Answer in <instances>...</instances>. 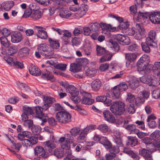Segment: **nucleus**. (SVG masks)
Here are the masks:
<instances>
[{
    "label": "nucleus",
    "instance_id": "338daca9",
    "mask_svg": "<svg viewBox=\"0 0 160 160\" xmlns=\"http://www.w3.org/2000/svg\"><path fill=\"white\" fill-rule=\"evenodd\" d=\"M31 128L32 132L34 133H39L41 131V128L39 126L32 125Z\"/></svg>",
    "mask_w": 160,
    "mask_h": 160
},
{
    "label": "nucleus",
    "instance_id": "412c9836",
    "mask_svg": "<svg viewBox=\"0 0 160 160\" xmlns=\"http://www.w3.org/2000/svg\"><path fill=\"white\" fill-rule=\"evenodd\" d=\"M38 28V32L37 36L42 39H45L48 38V35L47 32L44 30L45 29L42 27L36 26Z\"/></svg>",
    "mask_w": 160,
    "mask_h": 160
},
{
    "label": "nucleus",
    "instance_id": "dca6fc26",
    "mask_svg": "<svg viewBox=\"0 0 160 160\" xmlns=\"http://www.w3.org/2000/svg\"><path fill=\"white\" fill-rule=\"evenodd\" d=\"M84 98L82 100V103L88 105H91L94 102V100L91 99V95L89 93L85 92L83 93Z\"/></svg>",
    "mask_w": 160,
    "mask_h": 160
},
{
    "label": "nucleus",
    "instance_id": "e2e57ef3",
    "mask_svg": "<svg viewBox=\"0 0 160 160\" xmlns=\"http://www.w3.org/2000/svg\"><path fill=\"white\" fill-rule=\"evenodd\" d=\"M55 101L54 98L49 97H48L46 98H44V102L45 103L51 106L52 104Z\"/></svg>",
    "mask_w": 160,
    "mask_h": 160
},
{
    "label": "nucleus",
    "instance_id": "13d9d810",
    "mask_svg": "<svg viewBox=\"0 0 160 160\" xmlns=\"http://www.w3.org/2000/svg\"><path fill=\"white\" fill-rule=\"evenodd\" d=\"M141 46L143 51L147 53L150 52V49L149 47L150 46L148 45L146 42H142Z\"/></svg>",
    "mask_w": 160,
    "mask_h": 160
},
{
    "label": "nucleus",
    "instance_id": "0eeeda50",
    "mask_svg": "<svg viewBox=\"0 0 160 160\" xmlns=\"http://www.w3.org/2000/svg\"><path fill=\"white\" fill-rule=\"evenodd\" d=\"M140 80L144 83L152 86H156L158 83L156 78L153 75L142 76L140 78Z\"/></svg>",
    "mask_w": 160,
    "mask_h": 160
},
{
    "label": "nucleus",
    "instance_id": "c85d7f7f",
    "mask_svg": "<svg viewBox=\"0 0 160 160\" xmlns=\"http://www.w3.org/2000/svg\"><path fill=\"white\" fill-rule=\"evenodd\" d=\"M42 13L41 11L38 9H33V12L31 14V17L34 20H38L40 19L42 17Z\"/></svg>",
    "mask_w": 160,
    "mask_h": 160
},
{
    "label": "nucleus",
    "instance_id": "49530a36",
    "mask_svg": "<svg viewBox=\"0 0 160 160\" xmlns=\"http://www.w3.org/2000/svg\"><path fill=\"white\" fill-rule=\"evenodd\" d=\"M14 4V2L12 1H7L2 4L3 9L6 10H9L12 7Z\"/></svg>",
    "mask_w": 160,
    "mask_h": 160
},
{
    "label": "nucleus",
    "instance_id": "c03bdc74",
    "mask_svg": "<svg viewBox=\"0 0 160 160\" xmlns=\"http://www.w3.org/2000/svg\"><path fill=\"white\" fill-rule=\"evenodd\" d=\"M71 15L70 12L67 10H62L60 11L59 15L62 18H67Z\"/></svg>",
    "mask_w": 160,
    "mask_h": 160
},
{
    "label": "nucleus",
    "instance_id": "c9c22d12",
    "mask_svg": "<svg viewBox=\"0 0 160 160\" xmlns=\"http://www.w3.org/2000/svg\"><path fill=\"white\" fill-rule=\"evenodd\" d=\"M107 97H108L106 96H98L96 98V100L98 102H104L106 104H107V106H110L112 104L111 101L110 100L109 101H108V102L107 101Z\"/></svg>",
    "mask_w": 160,
    "mask_h": 160
},
{
    "label": "nucleus",
    "instance_id": "5fc2aeb1",
    "mask_svg": "<svg viewBox=\"0 0 160 160\" xmlns=\"http://www.w3.org/2000/svg\"><path fill=\"white\" fill-rule=\"evenodd\" d=\"M24 113L27 115H30L33 113L32 108L28 106H25L23 108Z\"/></svg>",
    "mask_w": 160,
    "mask_h": 160
},
{
    "label": "nucleus",
    "instance_id": "09e8293b",
    "mask_svg": "<svg viewBox=\"0 0 160 160\" xmlns=\"http://www.w3.org/2000/svg\"><path fill=\"white\" fill-rule=\"evenodd\" d=\"M155 39L147 37L146 38V42L148 45L153 48L157 47V43L155 41Z\"/></svg>",
    "mask_w": 160,
    "mask_h": 160
},
{
    "label": "nucleus",
    "instance_id": "69168bd1",
    "mask_svg": "<svg viewBox=\"0 0 160 160\" xmlns=\"http://www.w3.org/2000/svg\"><path fill=\"white\" fill-rule=\"evenodd\" d=\"M80 39L77 37L74 38L72 40V44L73 47L78 46L80 44Z\"/></svg>",
    "mask_w": 160,
    "mask_h": 160
},
{
    "label": "nucleus",
    "instance_id": "de8ad7c7",
    "mask_svg": "<svg viewBox=\"0 0 160 160\" xmlns=\"http://www.w3.org/2000/svg\"><path fill=\"white\" fill-rule=\"evenodd\" d=\"M105 54V55L103 56L100 58L99 61L100 62L102 63L111 60L112 55L111 54L108 52Z\"/></svg>",
    "mask_w": 160,
    "mask_h": 160
},
{
    "label": "nucleus",
    "instance_id": "9d476101",
    "mask_svg": "<svg viewBox=\"0 0 160 160\" xmlns=\"http://www.w3.org/2000/svg\"><path fill=\"white\" fill-rule=\"evenodd\" d=\"M114 39L122 45H128L130 42L128 37L120 34L116 35L114 37Z\"/></svg>",
    "mask_w": 160,
    "mask_h": 160
},
{
    "label": "nucleus",
    "instance_id": "4d7b16f0",
    "mask_svg": "<svg viewBox=\"0 0 160 160\" xmlns=\"http://www.w3.org/2000/svg\"><path fill=\"white\" fill-rule=\"evenodd\" d=\"M125 128L129 132L133 131L134 132L137 130L136 125L134 124H130L126 126Z\"/></svg>",
    "mask_w": 160,
    "mask_h": 160
},
{
    "label": "nucleus",
    "instance_id": "bf43d9fd",
    "mask_svg": "<svg viewBox=\"0 0 160 160\" xmlns=\"http://www.w3.org/2000/svg\"><path fill=\"white\" fill-rule=\"evenodd\" d=\"M96 72V71L95 69L89 68L86 70V74L87 76L92 77L95 75Z\"/></svg>",
    "mask_w": 160,
    "mask_h": 160
},
{
    "label": "nucleus",
    "instance_id": "a19ab883",
    "mask_svg": "<svg viewBox=\"0 0 160 160\" xmlns=\"http://www.w3.org/2000/svg\"><path fill=\"white\" fill-rule=\"evenodd\" d=\"M35 110L36 114L37 116L40 119H42L44 114L42 112V110H41L42 108L40 106H36L35 107Z\"/></svg>",
    "mask_w": 160,
    "mask_h": 160
},
{
    "label": "nucleus",
    "instance_id": "4468645a",
    "mask_svg": "<svg viewBox=\"0 0 160 160\" xmlns=\"http://www.w3.org/2000/svg\"><path fill=\"white\" fill-rule=\"evenodd\" d=\"M35 154L39 156V158H46L47 157V155L44 149L41 146H37L34 149Z\"/></svg>",
    "mask_w": 160,
    "mask_h": 160
},
{
    "label": "nucleus",
    "instance_id": "c756f323",
    "mask_svg": "<svg viewBox=\"0 0 160 160\" xmlns=\"http://www.w3.org/2000/svg\"><path fill=\"white\" fill-rule=\"evenodd\" d=\"M6 50V53L8 55L12 56L16 53L18 51L17 47L15 45L10 46Z\"/></svg>",
    "mask_w": 160,
    "mask_h": 160
},
{
    "label": "nucleus",
    "instance_id": "4c0bfd02",
    "mask_svg": "<svg viewBox=\"0 0 160 160\" xmlns=\"http://www.w3.org/2000/svg\"><path fill=\"white\" fill-rule=\"evenodd\" d=\"M151 14H149L148 12H139L138 13V16L137 18H138L137 19L138 20L139 19H141L143 20H145L147 19L148 17L149 18Z\"/></svg>",
    "mask_w": 160,
    "mask_h": 160
},
{
    "label": "nucleus",
    "instance_id": "bb28decb",
    "mask_svg": "<svg viewBox=\"0 0 160 160\" xmlns=\"http://www.w3.org/2000/svg\"><path fill=\"white\" fill-rule=\"evenodd\" d=\"M96 128V126L95 125L90 124L87 126L86 127L81 130V134H83L85 136L89 132H90Z\"/></svg>",
    "mask_w": 160,
    "mask_h": 160
},
{
    "label": "nucleus",
    "instance_id": "603ef678",
    "mask_svg": "<svg viewBox=\"0 0 160 160\" xmlns=\"http://www.w3.org/2000/svg\"><path fill=\"white\" fill-rule=\"evenodd\" d=\"M33 9H34L32 8V7L30 6L24 12L23 17L26 18L30 16L31 17V14L32 13V12H33Z\"/></svg>",
    "mask_w": 160,
    "mask_h": 160
},
{
    "label": "nucleus",
    "instance_id": "6e6d98bb",
    "mask_svg": "<svg viewBox=\"0 0 160 160\" xmlns=\"http://www.w3.org/2000/svg\"><path fill=\"white\" fill-rule=\"evenodd\" d=\"M78 65L81 66L86 65L88 63V60L86 58H80L77 60Z\"/></svg>",
    "mask_w": 160,
    "mask_h": 160
},
{
    "label": "nucleus",
    "instance_id": "864d4df0",
    "mask_svg": "<svg viewBox=\"0 0 160 160\" xmlns=\"http://www.w3.org/2000/svg\"><path fill=\"white\" fill-rule=\"evenodd\" d=\"M97 129L102 132L105 133L108 131V127L106 124H101L99 125Z\"/></svg>",
    "mask_w": 160,
    "mask_h": 160
},
{
    "label": "nucleus",
    "instance_id": "e433bc0d",
    "mask_svg": "<svg viewBox=\"0 0 160 160\" xmlns=\"http://www.w3.org/2000/svg\"><path fill=\"white\" fill-rule=\"evenodd\" d=\"M96 52L98 56H101L108 52L104 48L98 45L96 46Z\"/></svg>",
    "mask_w": 160,
    "mask_h": 160
},
{
    "label": "nucleus",
    "instance_id": "3c124183",
    "mask_svg": "<svg viewBox=\"0 0 160 160\" xmlns=\"http://www.w3.org/2000/svg\"><path fill=\"white\" fill-rule=\"evenodd\" d=\"M100 27V23L98 24L97 22L91 23L89 25V28L92 31H96L99 30Z\"/></svg>",
    "mask_w": 160,
    "mask_h": 160
},
{
    "label": "nucleus",
    "instance_id": "680f3d73",
    "mask_svg": "<svg viewBox=\"0 0 160 160\" xmlns=\"http://www.w3.org/2000/svg\"><path fill=\"white\" fill-rule=\"evenodd\" d=\"M80 128L78 127H76L72 128L70 131L72 135L76 136L80 132Z\"/></svg>",
    "mask_w": 160,
    "mask_h": 160
},
{
    "label": "nucleus",
    "instance_id": "8fccbe9b",
    "mask_svg": "<svg viewBox=\"0 0 160 160\" xmlns=\"http://www.w3.org/2000/svg\"><path fill=\"white\" fill-rule=\"evenodd\" d=\"M81 70V67L78 64L72 63L70 65V71L75 72H79Z\"/></svg>",
    "mask_w": 160,
    "mask_h": 160
},
{
    "label": "nucleus",
    "instance_id": "7ed1b4c3",
    "mask_svg": "<svg viewBox=\"0 0 160 160\" xmlns=\"http://www.w3.org/2000/svg\"><path fill=\"white\" fill-rule=\"evenodd\" d=\"M124 107V103L118 101L113 103L110 107V110L115 116H120L125 111Z\"/></svg>",
    "mask_w": 160,
    "mask_h": 160
},
{
    "label": "nucleus",
    "instance_id": "6e6552de",
    "mask_svg": "<svg viewBox=\"0 0 160 160\" xmlns=\"http://www.w3.org/2000/svg\"><path fill=\"white\" fill-rule=\"evenodd\" d=\"M48 42L52 48L50 49V52L49 53L45 54V56L47 58H52L51 56L54 54V49H57L59 48L60 44L58 42V40L53 39L50 38H49Z\"/></svg>",
    "mask_w": 160,
    "mask_h": 160
},
{
    "label": "nucleus",
    "instance_id": "4be33fe9",
    "mask_svg": "<svg viewBox=\"0 0 160 160\" xmlns=\"http://www.w3.org/2000/svg\"><path fill=\"white\" fill-rule=\"evenodd\" d=\"M53 69V68L51 66H47L46 68V72H42V78L44 79L50 80L54 78L53 75L50 74V72Z\"/></svg>",
    "mask_w": 160,
    "mask_h": 160
},
{
    "label": "nucleus",
    "instance_id": "774afa93",
    "mask_svg": "<svg viewBox=\"0 0 160 160\" xmlns=\"http://www.w3.org/2000/svg\"><path fill=\"white\" fill-rule=\"evenodd\" d=\"M67 66V65L66 64H58L56 65V68L62 71H64L66 69Z\"/></svg>",
    "mask_w": 160,
    "mask_h": 160
},
{
    "label": "nucleus",
    "instance_id": "cd10ccee",
    "mask_svg": "<svg viewBox=\"0 0 160 160\" xmlns=\"http://www.w3.org/2000/svg\"><path fill=\"white\" fill-rule=\"evenodd\" d=\"M123 152L124 153L129 155L132 158L136 160H139L140 158V157L138 153L134 152L132 151L128 148H124Z\"/></svg>",
    "mask_w": 160,
    "mask_h": 160
},
{
    "label": "nucleus",
    "instance_id": "052dcab7",
    "mask_svg": "<svg viewBox=\"0 0 160 160\" xmlns=\"http://www.w3.org/2000/svg\"><path fill=\"white\" fill-rule=\"evenodd\" d=\"M150 137L153 139L158 138L160 137V131L155 130L151 134Z\"/></svg>",
    "mask_w": 160,
    "mask_h": 160
},
{
    "label": "nucleus",
    "instance_id": "a18cd8bd",
    "mask_svg": "<svg viewBox=\"0 0 160 160\" xmlns=\"http://www.w3.org/2000/svg\"><path fill=\"white\" fill-rule=\"evenodd\" d=\"M100 27L102 29L108 31H112L116 29V28H112L110 25L107 24L105 23H100Z\"/></svg>",
    "mask_w": 160,
    "mask_h": 160
},
{
    "label": "nucleus",
    "instance_id": "f03ea898",
    "mask_svg": "<svg viewBox=\"0 0 160 160\" xmlns=\"http://www.w3.org/2000/svg\"><path fill=\"white\" fill-rule=\"evenodd\" d=\"M22 134L24 138H27L23 141L22 145L23 146L27 148H30L37 143L38 138L36 137L32 136L30 132L27 131H23Z\"/></svg>",
    "mask_w": 160,
    "mask_h": 160
},
{
    "label": "nucleus",
    "instance_id": "f704fd0d",
    "mask_svg": "<svg viewBox=\"0 0 160 160\" xmlns=\"http://www.w3.org/2000/svg\"><path fill=\"white\" fill-rule=\"evenodd\" d=\"M65 152V150L62 148H57L54 150V154L57 158H60L63 156Z\"/></svg>",
    "mask_w": 160,
    "mask_h": 160
},
{
    "label": "nucleus",
    "instance_id": "72a5a7b5",
    "mask_svg": "<svg viewBox=\"0 0 160 160\" xmlns=\"http://www.w3.org/2000/svg\"><path fill=\"white\" fill-rule=\"evenodd\" d=\"M50 47V45H47L45 43H43L40 45L39 46H38V49L39 52H41V51H42L44 52H46L45 54H47L48 53H49V52H50V50H48V49Z\"/></svg>",
    "mask_w": 160,
    "mask_h": 160
},
{
    "label": "nucleus",
    "instance_id": "2f4dec72",
    "mask_svg": "<svg viewBox=\"0 0 160 160\" xmlns=\"http://www.w3.org/2000/svg\"><path fill=\"white\" fill-rule=\"evenodd\" d=\"M101 138L100 143L103 145L106 148L110 149L112 147V144L107 138L105 137H102Z\"/></svg>",
    "mask_w": 160,
    "mask_h": 160
},
{
    "label": "nucleus",
    "instance_id": "79ce46f5",
    "mask_svg": "<svg viewBox=\"0 0 160 160\" xmlns=\"http://www.w3.org/2000/svg\"><path fill=\"white\" fill-rule=\"evenodd\" d=\"M136 30V32L141 34L143 35H145L146 33L145 30L143 27L139 24L137 23L135 26Z\"/></svg>",
    "mask_w": 160,
    "mask_h": 160
},
{
    "label": "nucleus",
    "instance_id": "7c9ffc66",
    "mask_svg": "<svg viewBox=\"0 0 160 160\" xmlns=\"http://www.w3.org/2000/svg\"><path fill=\"white\" fill-rule=\"evenodd\" d=\"M140 155L147 159V160H152V157L148 151L145 149H142L139 151Z\"/></svg>",
    "mask_w": 160,
    "mask_h": 160
},
{
    "label": "nucleus",
    "instance_id": "473e14b6",
    "mask_svg": "<svg viewBox=\"0 0 160 160\" xmlns=\"http://www.w3.org/2000/svg\"><path fill=\"white\" fill-rule=\"evenodd\" d=\"M152 69L153 74L158 76L160 74V61L155 62Z\"/></svg>",
    "mask_w": 160,
    "mask_h": 160
},
{
    "label": "nucleus",
    "instance_id": "58836bf2",
    "mask_svg": "<svg viewBox=\"0 0 160 160\" xmlns=\"http://www.w3.org/2000/svg\"><path fill=\"white\" fill-rule=\"evenodd\" d=\"M64 102L65 104H66L67 106H68L69 107H70V108L71 109H74L76 110L79 111L81 113H82L83 114H84L86 112V111L82 109V108H80L79 107L78 105H76V106H73L72 105H71L69 103L67 102L64 101Z\"/></svg>",
    "mask_w": 160,
    "mask_h": 160
},
{
    "label": "nucleus",
    "instance_id": "0e129e2a",
    "mask_svg": "<svg viewBox=\"0 0 160 160\" xmlns=\"http://www.w3.org/2000/svg\"><path fill=\"white\" fill-rule=\"evenodd\" d=\"M129 26L128 22L121 23L118 26L119 29L125 30L127 29Z\"/></svg>",
    "mask_w": 160,
    "mask_h": 160
},
{
    "label": "nucleus",
    "instance_id": "20e7f679",
    "mask_svg": "<svg viewBox=\"0 0 160 160\" xmlns=\"http://www.w3.org/2000/svg\"><path fill=\"white\" fill-rule=\"evenodd\" d=\"M56 117L59 122L66 124L71 121V116L67 112L61 111L56 114Z\"/></svg>",
    "mask_w": 160,
    "mask_h": 160
},
{
    "label": "nucleus",
    "instance_id": "37998d69",
    "mask_svg": "<svg viewBox=\"0 0 160 160\" xmlns=\"http://www.w3.org/2000/svg\"><path fill=\"white\" fill-rule=\"evenodd\" d=\"M45 143V146L48 148V151L49 152H51L52 149L56 147L55 144L52 141L46 142ZM47 149H48V148Z\"/></svg>",
    "mask_w": 160,
    "mask_h": 160
},
{
    "label": "nucleus",
    "instance_id": "f3484780",
    "mask_svg": "<svg viewBox=\"0 0 160 160\" xmlns=\"http://www.w3.org/2000/svg\"><path fill=\"white\" fill-rule=\"evenodd\" d=\"M103 114L106 121L112 123H114L115 122V117L109 111L104 110L103 112Z\"/></svg>",
    "mask_w": 160,
    "mask_h": 160
},
{
    "label": "nucleus",
    "instance_id": "aec40b11",
    "mask_svg": "<svg viewBox=\"0 0 160 160\" xmlns=\"http://www.w3.org/2000/svg\"><path fill=\"white\" fill-rule=\"evenodd\" d=\"M28 69L30 74L32 75L39 76L41 74L40 69L32 64L29 65Z\"/></svg>",
    "mask_w": 160,
    "mask_h": 160
},
{
    "label": "nucleus",
    "instance_id": "f257e3e1",
    "mask_svg": "<svg viewBox=\"0 0 160 160\" xmlns=\"http://www.w3.org/2000/svg\"><path fill=\"white\" fill-rule=\"evenodd\" d=\"M128 85L124 82L120 83L119 85L114 87L111 91L106 93V95L109 98L113 99L119 98L120 94V92L126 91L128 88Z\"/></svg>",
    "mask_w": 160,
    "mask_h": 160
},
{
    "label": "nucleus",
    "instance_id": "f8f14e48",
    "mask_svg": "<svg viewBox=\"0 0 160 160\" xmlns=\"http://www.w3.org/2000/svg\"><path fill=\"white\" fill-rule=\"evenodd\" d=\"M135 98L133 94L130 93H127V98L126 99V101L127 102L130 103H134L137 104L138 103H140L142 102V98L138 97L135 100Z\"/></svg>",
    "mask_w": 160,
    "mask_h": 160
},
{
    "label": "nucleus",
    "instance_id": "6ab92c4d",
    "mask_svg": "<svg viewBox=\"0 0 160 160\" xmlns=\"http://www.w3.org/2000/svg\"><path fill=\"white\" fill-rule=\"evenodd\" d=\"M125 59L127 60L126 63L127 67H128L130 63L133 62L136 58L137 56L135 53H127L125 54Z\"/></svg>",
    "mask_w": 160,
    "mask_h": 160
},
{
    "label": "nucleus",
    "instance_id": "2eb2a0df",
    "mask_svg": "<svg viewBox=\"0 0 160 160\" xmlns=\"http://www.w3.org/2000/svg\"><path fill=\"white\" fill-rule=\"evenodd\" d=\"M149 19L154 24H160V13L158 12H152L149 16Z\"/></svg>",
    "mask_w": 160,
    "mask_h": 160
},
{
    "label": "nucleus",
    "instance_id": "ea45409f",
    "mask_svg": "<svg viewBox=\"0 0 160 160\" xmlns=\"http://www.w3.org/2000/svg\"><path fill=\"white\" fill-rule=\"evenodd\" d=\"M0 41L2 45L5 48L9 47L11 45L10 42L5 37H1L0 38Z\"/></svg>",
    "mask_w": 160,
    "mask_h": 160
},
{
    "label": "nucleus",
    "instance_id": "39448f33",
    "mask_svg": "<svg viewBox=\"0 0 160 160\" xmlns=\"http://www.w3.org/2000/svg\"><path fill=\"white\" fill-rule=\"evenodd\" d=\"M145 61L144 57H141L137 64V69L138 72L143 71L145 73L148 74L150 72L151 68L146 64Z\"/></svg>",
    "mask_w": 160,
    "mask_h": 160
},
{
    "label": "nucleus",
    "instance_id": "a211bd4d",
    "mask_svg": "<svg viewBox=\"0 0 160 160\" xmlns=\"http://www.w3.org/2000/svg\"><path fill=\"white\" fill-rule=\"evenodd\" d=\"M156 119L154 114H152L148 116L147 121L148 126L150 128H154L156 127L157 124L154 121Z\"/></svg>",
    "mask_w": 160,
    "mask_h": 160
},
{
    "label": "nucleus",
    "instance_id": "423d86ee",
    "mask_svg": "<svg viewBox=\"0 0 160 160\" xmlns=\"http://www.w3.org/2000/svg\"><path fill=\"white\" fill-rule=\"evenodd\" d=\"M4 60L11 66L22 69L24 68L22 61L18 60L17 58L15 57L13 58L8 56H5L4 57Z\"/></svg>",
    "mask_w": 160,
    "mask_h": 160
},
{
    "label": "nucleus",
    "instance_id": "393cba45",
    "mask_svg": "<svg viewBox=\"0 0 160 160\" xmlns=\"http://www.w3.org/2000/svg\"><path fill=\"white\" fill-rule=\"evenodd\" d=\"M138 139L135 137L128 136L127 142V145L133 147L138 144Z\"/></svg>",
    "mask_w": 160,
    "mask_h": 160
},
{
    "label": "nucleus",
    "instance_id": "9b49d317",
    "mask_svg": "<svg viewBox=\"0 0 160 160\" xmlns=\"http://www.w3.org/2000/svg\"><path fill=\"white\" fill-rule=\"evenodd\" d=\"M11 41L12 43H18L21 42L22 39V36L21 32L15 31L11 34Z\"/></svg>",
    "mask_w": 160,
    "mask_h": 160
},
{
    "label": "nucleus",
    "instance_id": "5701e85b",
    "mask_svg": "<svg viewBox=\"0 0 160 160\" xmlns=\"http://www.w3.org/2000/svg\"><path fill=\"white\" fill-rule=\"evenodd\" d=\"M29 49L27 48H23L20 49L18 52V55L20 58H25L28 56Z\"/></svg>",
    "mask_w": 160,
    "mask_h": 160
},
{
    "label": "nucleus",
    "instance_id": "a878e982",
    "mask_svg": "<svg viewBox=\"0 0 160 160\" xmlns=\"http://www.w3.org/2000/svg\"><path fill=\"white\" fill-rule=\"evenodd\" d=\"M101 82L99 79L94 80L91 83V87L92 90L95 91H98L101 85Z\"/></svg>",
    "mask_w": 160,
    "mask_h": 160
},
{
    "label": "nucleus",
    "instance_id": "b1692460",
    "mask_svg": "<svg viewBox=\"0 0 160 160\" xmlns=\"http://www.w3.org/2000/svg\"><path fill=\"white\" fill-rule=\"evenodd\" d=\"M66 91L70 94L71 97L78 95L79 94L78 90L72 85H70L66 89Z\"/></svg>",
    "mask_w": 160,
    "mask_h": 160
},
{
    "label": "nucleus",
    "instance_id": "1a4fd4ad",
    "mask_svg": "<svg viewBox=\"0 0 160 160\" xmlns=\"http://www.w3.org/2000/svg\"><path fill=\"white\" fill-rule=\"evenodd\" d=\"M65 139V137H62L58 141L61 143L62 148L65 150L66 152L67 153L68 155L70 156L72 154L71 150L70 149V144L72 143Z\"/></svg>",
    "mask_w": 160,
    "mask_h": 160
},
{
    "label": "nucleus",
    "instance_id": "ddd939ff",
    "mask_svg": "<svg viewBox=\"0 0 160 160\" xmlns=\"http://www.w3.org/2000/svg\"><path fill=\"white\" fill-rule=\"evenodd\" d=\"M128 86L132 89H135L139 85V80L134 77H131L128 82Z\"/></svg>",
    "mask_w": 160,
    "mask_h": 160
}]
</instances>
